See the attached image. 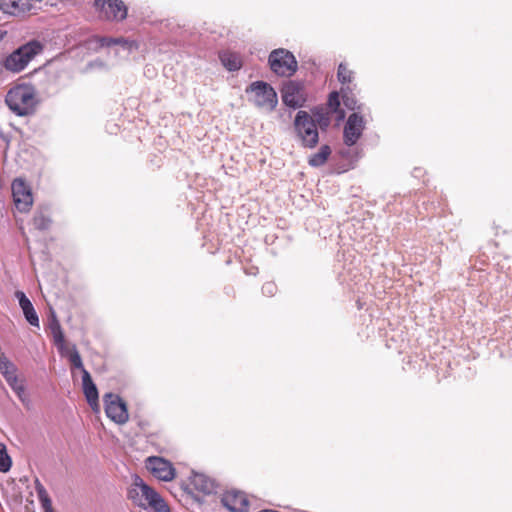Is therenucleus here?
<instances>
[{
	"instance_id": "nucleus-1",
	"label": "nucleus",
	"mask_w": 512,
	"mask_h": 512,
	"mask_svg": "<svg viewBox=\"0 0 512 512\" xmlns=\"http://www.w3.org/2000/svg\"><path fill=\"white\" fill-rule=\"evenodd\" d=\"M128 498L143 509H152L154 512H170L163 498L152 487L148 486L139 476H135Z\"/></svg>"
},
{
	"instance_id": "nucleus-2",
	"label": "nucleus",
	"mask_w": 512,
	"mask_h": 512,
	"mask_svg": "<svg viewBox=\"0 0 512 512\" xmlns=\"http://www.w3.org/2000/svg\"><path fill=\"white\" fill-rule=\"evenodd\" d=\"M5 101L8 107L18 116L33 113L38 103L35 89L31 85H18L10 89Z\"/></svg>"
},
{
	"instance_id": "nucleus-3",
	"label": "nucleus",
	"mask_w": 512,
	"mask_h": 512,
	"mask_svg": "<svg viewBox=\"0 0 512 512\" xmlns=\"http://www.w3.org/2000/svg\"><path fill=\"white\" fill-rule=\"evenodd\" d=\"M294 130L297 139L305 148H315L319 142V132L315 119L307 112L300 110L294 119Z\"/></svg>"
},
{
	"instance_id": "nucleus-4",
	"label": "nucleus",
	"mask_w": 512,
	"mask_h": 512,
	"mask_svg": "<svg viewBox=\"0 0 512 512\" xmlns=\"http://www.w3.org/2000/svg\"><path fill=\"white\" fill-rule=\"evenodd\" d=\"M42 50L43 45L39 41H29L7 56L3 65L6 70L13 73L21 72L36 55L42 52Z\"/></svg>"
},
{
	"instance_id": "nucleus-5",
	"label": "nucleus",
	"mask_w": 512,
	"mask_h": 512,
	"mask_svg": "<svg viewBox=\"0 0 512 512\" xmlns=\"http://www.w3.org/2000/svg\"><path fill=\"white\" fill-rule=\"evenodd\" d=\"M246 93L251 94L249 101L261 110L272 112L278 104L276 91L266 82H252L246 88Z\"/></svg>"
},
{
	"instance_id": "nucleus-6",
	"label": "nucleus",
	"mask_w": 512,
	"mask_h": 512,
	"mask_svg": "<svg viewBox=\"0 0 512 512\" xmlns=\"http://www.w3.org/2000/svg\"><path fill=\"white\" fill-rule=\"evenodd\" d=\"M271 70L278 76L290 77L298 68L294 55L286 49H275L269 55Z\"/></svg>"
},
{
	"instance_id": "nucleus-7",
	"label": "nucleus",
	"mask_w": 512,
	"mask_h": 512,
	"mask_svg": "<svg viewBox=\"0 0 512 512\" xmlns=\"http://www.w3.org/2000/svg\"><path fill=\"white\" fill-rule=\"evenodd\" d=\"M105 413L108 418L117 424H124L129 419L125 402L113 393L104 395Z\"/></svg>"
},
{
	"instance_id": "nucleus-8",
	"label": "nucleus",
	"mask_w": 512,
	"mask_h": 512,
	"mask_svg": "<svg viewBox=\"0 0 512 512\" xmlns=\"http://www.w3.org/2000/svg\"><path fill=\"white\" fill-rule=\"evenodd\" d=\"M13 201L20 212L27 213L33 205V196L30 187L21 178H17L11 185Z\"/></svg>"
},
{
	"instance_id": "nucleus-9",
	"label": "nucleus",
	"mask_w": 512,
	"mask_h": 512,
	"mask_svg": "<svg viewBox=\"0 0 512 512\" xmlns=\"http://www.w3.org/2000/svg\"><path fill=\"white\" fill-rule=\"evenodd\" d=\"M95 7L107 20L121 21L127 16V7L122 0H96Z\"/></svg>"
},
{
	"instance_id": "nucleus-10",
	"label": "nucleus",
	"mask_w": 512,
	"mask_h": 512,
	"mask_svg": "<svg viewBox=\"0 0 512 512\" xmlns=\"http://www.w3.org/2000/svg\"><path fill=\"white\" fill-rule=\"evenodd\" d=\"M365 128L364 118L358 113H352L344 126L343 139L348 146H353L361 137Z\"/></svg>"
},
{
	"instance_id": "nucleus-11",
	"label": "nucleus",
	"mask_w": 512,
	"mask_h": 512,
	"mask_svg": "<svg viewBox=\"0 0 512 512\" xmlns=\"http://www.w3.org/2000/svg\"><path fill=\"white\" fill-rule=\"evenodd\" d=\"M146 468L154 477L162 481H171L175 476L172 464L161 457H149L146 461Z\"/></svg>"
},
{
	"instance_id": "nucleus-12",
	"label": "nucleus",
	"mask_w": 512,
	"mask_h": 512,
	"mask_svg": "<svg viewBox=\"0 0 512 512\" xmlns=\"http://www.w3.org/2000/svg\"><path fill=\"white\" fill-rule=\"evenodd\" d=\"M283 103L289 107H301L305 102L302 86L297 82H288L282 89Z\"/></svg>"
},
{
	"instance_id": "nucleus-13",
	"label": "nucleus",
	"mask_w": 512,
	"mask_h": 512,
	"mask_svg": "<svg viewBox=\"0 0 512 512\" xmlns=\"http://www.w3.org/2000/svg\"><path fill=\"white\" fill-rule=\"evenodd\" d=\"M33 9L35 6L30 0H0V11L10 16L22 17Z\"/></svg>"
},
{
	"instance_id": "nucleus-14",
	"label": "nucleus",
	"mask_w": 512,
	"mask_h": 512,
	"mask_svg": "<svg viewBox=\"0 0 512 512\" xmlns=\"http://www.w3.org/2000/svg\"><path fill=\"white\" fill-rule=\"evenodd\" d=\"M223 505L231 512H246L249 502L246 495L239 491H229L222 497Z\"/></svg>"
},
{
	"instance_id": "nucleus-15",
	"label": "nucleus",
	"mask_w": 512,
	"mask_h": 512,
	"mask_svg": "<svg viewBox=\"0 0 512 512\" xmlns=\"http://www.w3.org/2000/svg\"><path fill=\"white\" fill-rule=\"evenodd\" d=\"M15 297L19 301V306L21 307L25 319L31 326L39 327V318L38 315L31 303V301L27 298L24 292L16 291Z\"/></svg>"
},
{
	"instance_id": "nucleus-16",
	"label": "nucleus",
	"mask_w": 512,
	"mask_h": 512,
	"mask_svg": "<svg viewBox=\"0 0 512 512\" xmlns=\"http://www.w3.org/2000/svg\"><path fill=\"white\" fill-rule=\"evenodd\" d=\"M82 386L84 395L89 405L93 409L95 407H98V390L96 385L93 383L89 372L86 369H83Z\"/></svg>"
},
{
	"instance_id": "nucleus-17",
	"label": "nucleus",
	"mask_w": 512,
	"mask_h": 512,
	"mask_svg": "<svg viewBox=\"0 0 512 512\" xmlns=\"http://www.w3.org/2000/svg\"><path fill=\"white\" fill-rule=\"evenodd\" d=\"M193 488L203 494H211L215 491V481L203 473H193L191 477Z\"/></svg>"
},
{
	"instance_id": "nucleus-18",
	"label": "nucleus",
	"mask_w": 512,
	"mask_h": 512,
	"mask_svg": "<svg viewBox=\"0 0 512 512\" xmlns=\"http://www.w3.org/2000/svg\"><path fill=\"white\" fill-rule=\"evenodd\" d=\"M219 58L223 66L229 71H237L242 66V60L239 54L223 51L219 54Z\"/></svg>"
},
{
	"instance_id": "nucleus-19",
	"label": "nucleus",
	"mask_w": 512,
	"mask_h": 512,
	"mask_svg": "<svg viewBox=\"0 0 512 512\" xmlns=\"http://www.w3.org/2000/svg\"><path fill=\"white\" fill-rule=\"evenodd\" d=\"M17 371L16 365L4 353H0V373L4 379L17 375Z\"/></svg>"
},
{
	"instance_id": "nucleus-20",
	"label": "nucleus",
	"mask_w": 512,
	"mask_h": 512,
	"mask_svg": "<svg viewBox=\"0 0 512 512\" xmlns=\"http://www.w3.org/2000/svg\"><path fill=\"white\" fill-rule=\"evenodd\" d=\"M330 154L331 148L328 145H323L317 153L310 156L308 162L313 167H320L327 161Z\"/></svg>"
},
{
	"instance_id": "nucleus-21",
	"label": "nucleus",
	"mask_w": 512,
	"mask_h": 512,
	"mask_svg": "<svg viewBox=\"0 0 512 512\" xmlns=\"http://www.w3.org/2000/svg\"><path fill=\"white\" fill-rule=\"evenodd\" d=\"M35 490L43 511L53 508L51 498L39 479L35 480Z\"/></svg>"
},
{
	"instance_id": "nucleus-22",
	"label": "nucleus",
	"mask_w": 512,
	"mask_h": 512,
	"mask_svg": "<svg viewBox=\"0 0 512 512\" xmlns=\"http://www.w3.org/2000/svg\"><path fill=\"white\" fill-rule=\"evenodd\" d=\"M98 42L100 44V46L104 47V46H112V45H122L123 47L127 48L128 50H130L133 46V43L128 41L127 39L125 38H112V37H100L98 39Z\"/></svg>"
},
{
	"instance_id": "nucleus-23",
	"label": "nucleus",
	"mask_w": 512,
	"mask_h": 512,
	"mask_svg": "<svg viewBox=\"0 0 512 512\" xmlns=\"http://www.w3.org/2000/svg\"><path fill=\"white\" fill-rule=\"evenodd\" d=\"M32 223L38 230H47L51 224V220L44 212L37 211L33 217Z\"/></svg>"
},
{
	"instance_id": "nucleus-24",
	"label": "nucleus",
	"mask_w": 512,
	"mask_h": 512,
	"mask_svg": "<svg viewBox=\"0 0 512 512\" xmlns=\"http://www.w3.org/2000/svg\"><path fill=\"white\" fill-rule=\"evenodd\" d=\"M12 466V460L7 453L6 445L0 443V472L6 473Z\"/></svg>"
},
{
	"instance_id": "nucleus-25",
	"label": "nucleus",
	"mask_w": 512,
	"mask_h": 512,
	"mask_svg": "<svg viewBox=\"0 0 512 512\" xmlns=\"http://www.w3.org/2000/svg\"><path fill=\"white\" fill-rule=\"evenodd\" d=\"M327 105L330 110V113H336L339 111V120H342L344 118V112L342 110H339L340 100L339 94L337 92L330 93Z\"/></svg>"
},
{
	"instance_id": "nucleus-26",
	"label": "nucleus",
	"mask_w": 512,
	"mask_h": 512,
	"mask_svg": "<svg viewBox=\"0 0 512 512\" xmlns=\"http://www.w3.org/2000/svg\"><path fill=\"white\" fill-rule=\"evenodd\" d=\"M68 359L74 368L80 369L83 372V369H85V368L83 366L81 356H80L79 352L77 351L75 345H71Z\"/></svg>"
},
{
	"instance_id": "nucleus-27",
	"label": "nucleus",
	"mask_w": 512,
	"mask_h": 512,
	"mask_svg": "<svg viewBox=\"0 0 512 512\" xmlns=\"http://www.w3.org/2000/svg\"><path fill=\"white\" fill-rule=\"evenodd\" d=\"M337 77L342 84L350 83L352 81L353 72L349 70L346 65L341 63L338 67Z\"/></svg>"
},
{
	"instance_id": "nucleus-28",
	"label": "nucleus",
	"mask_w": 512,
	"mask_h": 512,
	"mask_svg": "<svg viewBox=\"0 0 512 512\" xmlns=\"http://www.w3.org/2000/svg\"><path fill=\"white\" fill-rule=\"evenodd\" d=\"M13 391L16 393L17 397L23 403V405L28 407L30 404V399L26 393L25 380L22 383H19L18 386L14 387Z\"/></svg>"
},
{
	"instance_id": "nucleus-29",
	"label": "nucleus",
	"mask_w": 512,
	"mask_h": 512,
	"mask_svg": "<svg viewBox=\"0 0 512 512\" xmlns=\"http://www.w3.org/2000/svg\"><path fill=\"white\" fill-rule=\"evenodd\" d=\"M342 100L346 108L350 110L360 109V106L357 105V101L352 95L343 94Z\"/></svg>"
},
{
	"instance_id": "nucleus-30",
	"label": "nucleus",
	"mask_w": 512,
	"mask_h": 512,
	"mask_svg": "<svg viewBox=\"0 0 512 512\" xmlns=\"http://www.w3.org/2000/svg\"><path fill=\"white\" fill-rule=\"evenodd\" d=\"M316 124L317 127L319 126L320 129L325 130L330 124L329 116L324 114H318Z\"/></svg>"
},
{
	"instance_id": "nucleus-31",
	"label": "nucleus",
	"mask_w": 512,
	"mask_h": 512,
	"mask_svg": "<svg viewBox=\"0 0 512 512\" xmlns=\"http://www.w3.org/2000/svg\"><path fill=\"white\" fill-rule=\"evenodd\" d=\"M277 287L273 282H267L262 286V292L266 296H273L276 293Z\"/></svg>"
},
{
	"instance_id": "nucleus-32",
	"label": "nucleus",
	"mask_w": 512,
	"mask_h": 512,
	"mask_svg": "<svg viewBox=\"0 0 512 512\" xmlns=\"http://www.w3.org/2000/svg\"><path fill=\"white\" fill-rule=\"evenodd\" d=\"M49 328H50L51 332L62 329L61 325L56 317V314L53 311L51 312V317L49 319Z\"/></svg>"
},
{
	"instance_id": "nucleus-33",
	"label": "nucleus",
	"mask_w": 512,
	"mask_h": 512,
	"mask_svg": "<svg viewBox=\"0 0 512 512\" xmlns=\"http://www.w3.org/2000/svg\"><path fill=\"white\" fill-rule=\"evenodd\" d=\"M51 333H52L55 345L61 344L62 342L65 341V337H64V333H63L62 329H59V330L51 332Z\"/></svg>"
},
{
	"instance_id": "nucleus-34",
	"label": "nucleus",
	"mask_w": 512,
	"mask_h": 512,
	"mask_svg": "<svg viewBox=\"0 0 512 512\" xmlns=\"http://www.w3.org/2000/svg\"><path fill=\"white\" fill-rule=\"evenodd\" d=\"M56 346L58 348L59 353L62 356L69 357V352H70L71 346L67 345V343L65 341L62 342L61 344L56 345Z\"/></svg>"
},
{
	"instance_id": "nucleus-35",
	"label": "nucleus",
	"mask_w": 512,
	"mask_h": 512,
	"mask_svg": "<svg viewBox=\"0 0 512 512\" xmlns=\"http://www.w3.org/2000/svg\"><path fill=\"white\" fill-rule=\"evenodd\" d=\"M5 380L12 390L14 389V387L18 386L19 383H22L24 381V379H20L17 375L9 377Z\"/></svg>"
},
{
	"instance_id": "nucleus-36",
	"label": "nucleus",
	"mask_w": 512,
	"mask_h": 512,
	"mask_svg": "<svg viewBox=\"0 0 512 512\" xmlns=\"http://www.w3.org/2000/svg\"><path fill=\"white\" fill-rule=\"evenodd\" d=\"M7 32L4 31V30H1L0 29V41H2L4 39V37L6 36Z\"/></svg>"
},
{
	"instance_id": "nucleus-37",
	"label": "nucleus",
	"mask_w": 512,
	"mask_h": 512,
	"mask_svg": "<svg viewBox=\"0 0 512 512\" xmlns=\"http://www.w3.org/2000/svg\"><path fill=\"white\" fill-rule=\"evenodd\" d=\"M44 512H54V510H53V508H51V509H48V510H46Z\"/></svg>"
}]
</instances>
